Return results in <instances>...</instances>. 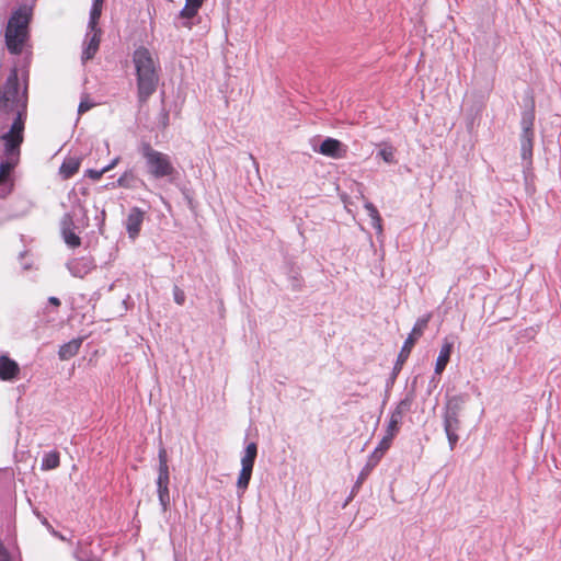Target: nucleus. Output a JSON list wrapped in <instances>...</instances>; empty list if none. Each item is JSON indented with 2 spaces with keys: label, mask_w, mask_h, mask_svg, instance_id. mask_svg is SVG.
I'll return each instance as SVG.
<instances>
[{
  "label": "nucleus",
  "mask_w": 561,
  "mask_h": 561,
  "mask_svg": "<svg viewBox=\"0 0 561 561\" xmlns=\"http://www.w3.org/2000/svg\"><path fill=\"white\" fill-rule=\"evenodd\" d=\"M126 178H127V173H124L118 180H117V184L119 186H124L125 185V181H126Z\"/></svg>",
  "instance_id": "79ce46f5"
},
{
  "label": "nucleus",
  "mask_w": 561,
  "mask_h": 561,
  "mask_svg": "<svg viewBox=\"0 0 561 561\" xmlns=\"http://www.w3.org/2000/svg\"><path fill=\"white\" fill-rule=\"evenodd\" d=\"M103 3H104V0H93L92 7L90 10L88 30H95V27H98L99 19L102 14Z\"/></svg>",
  "instance_id": "412c9836"
},
{
  "label": "nucleus",
  "mask_w": 561,
  "mask_h": 561,
  "mask_svg": "<svg viewBox=\"0 0 561 561\" xmlns=\"http://www.w3.org/2000/svg\"><path fill=\"white\" fill-rule=\"evenodd\" d=\"M392 439L393 438L383 435V437L381 438V440L379 442L378 446L375 449L385 454L390 448Z\"/></svg>",
  "instance_id": "72a5a7b5"
},
{
  "label": "nucleus",
  "mask_w": 561,
  "mask_h": 561,
  "mask_svg": "<svg viewBox=\"0 0 561 561\" xmlns=\"http://www.w3.org/2000/svg\"><path fill=\"white\" fill-rule=\"evenodd\" d=\"M316 151L332 159H342L346 156L347 147L342 141L328 137Z\"/></svg>",
  "instance_id": "423d86ee"
},
{
  "label": "nucleus",
  "mask_w": 561,
  "mask_h": 561,
  "mask_svg": "<svg viewBox=\"0 0 561 561\" xmlns=\"http://www.w3.org/2000/svg\"><path fill=\"white\" fill-rule=\"evenodd\" d=\"M5 157L8 161L0 163V180L10 172L11 168H13V165L18 161L20 153L18 156H12L11 158H9L7 154Z\"/></svg>",
  "instance_id": "c85d7f7f"
},
{
  "label": "nucleus",
  "mask_w": 561,
  "mask_h": 561,
  "mask_svg": "<svg viewBox=\"0 0 561 561\" xmlns=\"http://www.w3.org/2000/svg\"><path fill=\"white\" fill-rule=\"evenodd\" d=\"M59 465H60L59 453L54 450V451H49L44 455V457L42 459L41 469L45 470V471L53 470V469L58 468Z\"/></svg>",
  "instance_id": "5701e85b"
},
{
  "label": "nucleus",
  "mask_w": 561,
  "mask_h": 561,
  "mask_svg": "<svg viewBox=\"0 0 561 561\" xmlns=\"http://www.w3.org/2000/svg\"><path fill=\"white\" fill-rule=\"evenodd\" d=\"M465 402H466V396H463V394H457V396L449 397L446 401L444 413L453 414V415H460V412L463 408Z\"/></svg>",
  "instance_id": "dca6fc26"
},
{
  "label": "nucleus",
  "mask_w": 561,
  "mask_h": 561,
  "mask_svg": "<svg viewBox=\"0 0 561 561\" xmlns=\"http://www.w3.org/2000/svg\"><path fill=\"white\" fill-rule=\"evenodd\" d=\"M197 13H198V9L185 4L184 8L180 11L179 18L184 19V20H191Z\"/></svg>",
  "instance_id": "2f4dec72"
},
{
  "label": "nucleus",
  "mask_w": 561,
  "mask_h": 561,
  "mask_svg": "<svg viewBox=\"0 0 561 561\" xmlns=\"http://www.w3.org/2000/svg\"><path fill=\"white\" fill-rule=\"evenodd\" d=\"M30 15L25 9L14 11L9 19L5 30V44L11 54L22 53L24 43L27 38V25Z\"/></svg>",
  "instance_id": "20e7f679"
},
{
  "label": "nucleus",
  "mask_w": 561,
  "mask_h": 561,
  "mask_svg": "<svg viewBox=\"0 0 561 561\" xmlns=\"http://www.w3.org/2000/svg\"><path fill=\"white\" fill-rule=\"evenodd\" d=\"M82 340L73 339L60 346L58 355L61 360H67L78 354Z\"/></svg>",
  "instance_id": "2eb2a0df"
},
{
  "label": "nucleus",
  "mask_w": 561,
  "mask_h": 561,
  "mask_svg": "<svg viewBox=\"0 0 561 561\" xmlns=\"http://www.w3.org/2000/svg\"><path fill=\"white\" fill-rule=\"evenodd\" d=\"M414 400H415L414 390L408 391L405 393L404 398L398 402V404L396 405L393 411L390 413V416H392V419H397L400 422H402L404 415L411 411Z\"/></svg>",
  "instance_id": "ddd939ff"
},
{
  "label": "nucleus",
  "mask_w": 561,
  "mask_h": 561,
  "mask_svg": "<svg viewBox=\"0 0 561 561\" xmlns=\"http://www.w3.org/2000/svg\"><path fill=\"white\" fill-rule=\"evenodd\" d=\"M453 351V342L444 341L435 363V374L440 375L446 368Z\"/></svg>",
  "instance_id": "4468645a"
},
{
  "label": "nucleus",
  "mask_w": 561,
  "mask_h": 561,
  "mask_svg": "<svg viewBox=\"0 0 561 561\" xmlns=\"http://www.w3.org/2000/svg\"><path fill=\"white\" fill-rule=\"evenodd\" d=\"M133 64L136 71L137 96L144 104L156 92L159 83V61L151 51L140 46L133 53Z\"/></svg>",
  "instance_id": "f03ea898"
},
{
  "label": "nucleus",
  "mask_w": 561,
  "mask_h": 561,
  "mask_svg": "<svg viewBox=\"0 0 561 561\" xmlns=\"http://www.w3.org/2000/svg\"><path fill=\"white\" fill-rule=\"evenodd\" d=\"M534 135L520 134V154L523 160L530 162L533 157Z\"/></svg>",
  "instance_id": "aec40b11"
},
{
  "label": "nucleus",
  "mask_w": 561,
  "mask_h": 561,
  "mask_svg": "<svg viewBox=\"0 0 561 561\" xmlns=\"http://www.w3.org/2000/svg\"><path fill=\"white\" fill-rule=\"evenodd\" d=\"M415 343H413L412 339H407L401 347V351L398 355V358H397V362H396V365H394V368L393 370L397 373L399 370H401L402 368V365L405 363V360L408 359L413 346H414Z\"/></svg>",
  "instance_id": "4be33fe9"
},
{
  "label": "nucleus",
  "mask_w": 561,
  "mask_h": 561,
  "mask_svg": "<svg viewBox=\"0 0 561 561\" xmlns=\"http://www.w3.org/2000/svg\"><path fill=\"white\" fill-rule=\"evenodd\" d=\"M94 106V103L89 101V99H82L78 106V114L81 115Z\"/></svg>",
  "instance_id": "f704fd0d"
},
{
  "label": "nucleus",
  "mask_w": 561,
  "mask_h": 561,
  "mask_svg": "<svg viewBox=\"0 0 561 561\" xmlns=\"http://www.w3.org/2000/svg\"><path fill=\"white\" fill-rule=\"evenodd\" d=\"M75 230L73 216L70 213H66L60 219V232Z\"/></svg>",
  "instance_id": "c756f323"
},
{
  "label": "nucleus",
  "mask_w": 561,
  "mask_h": 561,
  "mask_svg": "<svg viewBox=\"0 0 561 561\" xmlns=\"http://www.w3.org/2000/svg\"><path fill=\"white\" fill-rule=\"evenodd\" d=\"M19 364L11 359L7 355L0 356V379L4 381H11L18 378L20 375Z\"/></svg>",
  "instance_id": "9b49d317"
},
{
  "label": "nucleus",
  "mask_w": 561,
  "mask_h": 561,
  "mask_svg": "<svg viewBox=\"0 0 561 561\" xmlns=\"http://www.w3.org/2000/svg\"><path fill=\"white\" fill-rule=\"evenodd\" d=\"M380 150L378 151V156L386 162V163H389V164H392V163H396V159H394V148L389 145V144H381L380 145Z\"/></svg>",
  "instance_id": "b1692460"
},
{
  "label": "nucleus",
  "mask_w": 561,
  "mask_h": 561,
  "mask_svg": "<svg viewBox=\"0 0 561 561\" xmlns=\"http://www.w3.org/2000/svg\"><path fill=\"white\" fill-rule=\"evenodd\" d=\"M203 2H204V0H185L186 5L196 8L198 10L202 8Z\"/></svg>",
  "instance_id": "58836bf2"
},
{
  "label": "nucleus",
  "mask_w": 561,
  "mask_h": 561,
  "mask_svg": "<svg viewBox=\"0 0 561 561\" xmlns=\"http://www.w3.org/2000/svg\"><path fill=\"white\" fill-rule=\"evenodd\" d=\"M79 168H80L79 159L68 158V159H65V161L60 165L59 173L62 175L64 179H70L79 171Z\"/></svg>",
  "instance_id": "a211bd4d"
},
{
  "label": "nucleus",
  "mask_w": 561,
  "mask_h": 561,
  "mask_svg": "<svg viewBox=\"0 0 561 561\" xmlns=\"http://www.w3.org/2000/svg\"><path fill=\"white\" fill-rule=\"evenodd\" d=\"M173 297H174V301L178 304V305H183L184 301H185V294L184 291L178 287V286H174L173 288Z\"/></svg>",
  "instance_id": "c9c22d12"
},
{
  "label": "nucleus",
  "mask_w": 561,
  "mask_h": 561,
  "mask_svg": "<svg viewBox=\"0 0 561 561\" xmlns=\"http://www.w3.org/2000/svg\"><path fill=\"white\" fill-rule=\"evenodd\" d=\"M183 26H185V27H188V28H190V27H191V23H190V22H185V23H183Z\"/></svg>",
  "instance_id": "37998d69"
},
{
  "label": "nucleus",
  "mask_w": 561,
  "mask_h": 561,
  "mask_svg": "<svg viewBox=\"0 0 561 561\" xmlns=\"http://www.w3.org/2000/svg\"><path fill=\"white\" fill-rule=\"evenodd\" d=\"M431 318V313H426L423 317L419 318L407 339H412L413 343H415L423 335Z\"/></svg>",
  "instance_id": "f3484780"
},
{
  "label": "nucleus",
  "mask_w": 561,
  "mask_h": 561,
  "mask_svg": "<svg viewBox=\"0 0 561 561\" xmlns=\"http://www.w3.org/2000/svg\"><path fill=\"white\" fill-rule=\"evenodd\" d=\"M444 419V430L449 443V448L453 450L459 439V436L457 434V431L460 427V421L459 415H453V414H443Z\"/></svg>",
  "instance_id": "9d476101"
},
{
  "label": "nucleus",
  "mask_w": 561,
  "mask_h": 561,
  "mask_svg": "<svg viewBox=\"0 0 561 561\" xmlns=\"http://www.w3.org/2000/svg\"><path fill=\"white\" fill-rule=\"evenodd\" d=\"M145 219V211L139 207L130 208L128 216L125 221L126 231L131 240H135L141 230V226Z\"/></svg>",
  "instance_id": "0eeeda50"
},
{
  "label": "nucleus",
  "mask_w": 561,
  "mask_h": 561,
  "mask_svg": "<svg viewBox=\"0 0 561 561\" xmlns=\"http://www.w3.org/2000/svg\"><path fill=\"white\" fill-rule=\"evenodd\" d=\"M534 119H535V114H534V111H528V112H525L523 114V117H522V122H520V125H522V134H530V135H534V130H533V127H534Z\"/></svg>",
  "instance_id": "393cba45"
},
{
  "label": "nucleus",
  "mask_w": 561,
  "mask_h": 561,
  "mask_svg": "<svg viewBox=\"0 0 561 561\" xmlns=\"http://www.w3.org/2000/svg\"><path fill=\"white\" fill-rule=\"evenodd\" d=\"M48 302H49V304H51V305H54L55 307H59V306H60V304H61V302H60V299H59V298H57V297H54V296H51V297H49V298H48Z\"/></svg>",
  "instance_id": "a19ab883"
},
{
  "label": "nucleus",
  "mask_w": 561,
  "mask_h": 561,
  "mask_svg": "<svg viewBox=\"0 0 561 561\" xmlns=\"http://www.w3.org/2000/svg\"><path fill=\"white\" fill-rule=\"evenodd\" d=\"M158 474H169V465H168V453L164 446L161 444L158 451Z\"/></svg>",
  "instance_id": "a878e982"
},
{
  "label": "nucleus",
  "mask_w": 561,
  "mask_h": 561,
  "mask_svg": "<svg viewBox=\"0 0 561 561\" xmlns=\"http://www.w3.org/2000/svg\"><path fill=\"white\" fill-rule=\"evenodd\" d=\"M364 207L371 219V226L376 229L377 234H382V220L376 206L370 202H366Z\"/></svg>",
  "instance_id": "6ab92c4d"
},
{
  "label": "nucleus",
  "mask_w": 561,
  "mask_h": 561,
  "mask_svg": "<svg viewBox=\"0 0 561 561\" xmlns=\"http://www.w3.org/2000/svg\"><path fill=\"white\" fill-rule=\"evenodd\" d=\"M100 42L101 28L95 27V30H89L85 35L84 48L81 56L83 62H87L94 57L99 50Z\"/></svg>",
  "instance_id": "6e6552de"
},
{
  "label": "nucleus",
  "mask_w": 561,
  "mask_h": 561,
  "mask_svg": "<svg viewBox=\"0 0 561 561\" xmlns=\"http://www.w3.org/2000/svg\"><path fill=\"white\" fill-rule=\"evenodd\" d=\"M27 79L25 78L23 85H21L18 69L13 68L0 88V112L14 117L10 129L1 136L4 154L9 158L21 152L27 117Z\"/></svg>",
  "instance_id": "f257e3e1"
},
{
  "label": "nucleus",
  "mask_w": 561,
  "mask_h": 561,
  "mask_svg": "<svg viewBox=\"0 0 561 561\" xmlns=\"http://www.w3.org/2000/svg\"><path fill=\"white\" fill-rule=\"evenodd\" d=\"M139 152L145 160L147 173L151 178L158 180L173 178L176 174L170 156L156 150L149 142H141Z\"/></svg>",
  "instance_id": "7ed1b4c3"
},
{
  "label": "nucleus",
  "mask_w": 561,
  "mask_h": 561,
  "mask_svg": "<svg viewBox=\"0 0 561 561\" xmlns=\"http://www.w3.org/2000/svg\"><path fill=\"white\" fill-rule=\"evenodd\" d=\"M169 483H170V473L169 474H158L157 492H158V499H159L162 512H167L170 506Z\"/></svg>",
  "instance_id": "f8f14e48"
},
{
  "label": "nucleus",
  "mask_w": 561,
  "mask_h": 561,
  "mask_svg": "<svg viewBox=\"0 0 561 561\" xmlns=\"http://www.w3.org/2000/svg\"><path fill=\"white\" fill-rule=\"evenodd\" d=\"M371 471H373V468H370L367 465L364 466V468L360 470V472L357 477V480L353 486L352 493L358 491V489L362 486L363 482L368 478V476L370 474Z\"/></svg>",
  "instance_id": "7c9ffc66"
},
{
  "label": "nucleus",
  "mask_w": 561,
  "mask_h": 561,
  "mask_svg": "<svg viewBox=\"0 0 561 561\" xmlns=\"http://www.w3.org/2000/svg\"><path fill=\"white\" fill-rule=\"evenodd\" d=\"M61 237L65 243L71 249H76L81 245V238L76 234L75 230L62 232Z\"/></svg>",
  "instance_id": "bb28decb"
},
{
  "label": "nucleus",
  "mask_w": 561,
  "mask_h": 561,
  "mask_svg": "<svg viewBox=\"0 0 561 561\" xmlns=\"http://www.w3.org/2000/svg\"><path fill=\"white\" fill-rule=\"evenodd\" d=\"M67 268L72 276L83 278L93 268H95V264L93 259L83 256L69 261L67 263Z\"/></svg>",
  "instance_id": "1a4fd4ad"
},
{
  "label": "nucleus",
  "mask_w": 561,
  "mask_h": 561,
  "mask_svg": "<svg viewBox=\"0 0 561 561\" xmlns=\"http://www.w3.org/2000/svg\"><path fill=\"white\" fill-rule=\"evenodd\" d=\"M257 456V446L255 443H250L247 445L244 455L241 458V470L238 477L237 486L238 489L244 491L251 480L252 470L254 467V461Z\"/></svg>",
  "instance_id": "39448f33"
},
{
  "label": "nucleus",
  "mask_w": 561,
  "mask_h": 561,
  "mask_svg": "<svg viewBox=\"0 0 561 561\" xmlns=\"http://www.w3.org/2000/svg\"><path fill=\"white\" fill-rule=\"evenodd\" d=\"M401 423L402 422H400L399 420L392 419V416H390L389 421H388V424L386 426V434L385 435L388 436V437L394 438V436L400 431Z\"/></svg>",
  "instance_id": "cd10ccee"
},
{
  "label": "nucleus",
  "mask_w": 561,
  "mask_h": 561,
  "mask_svg": "<svg viewBox=\"0 0 561 561\" xmlns=\"http://www.w3.org/2000/svg\"><path fill=\"white\" fill-rule=\"evenodd\" d=\"M104 173H106V169L103 168L101 170L89 169L87 171V175L94 181L100 180Z\"/></svg>",
  "instance_id": "e433bc0d"
},
{
  "label": "nucleus",
  "mask_w": 561,
  "mask_h": 561,
  "mask_svg": "<svg viewBox=\"0 0 561 561\" xmlns=\"http://www.w3.org/2000/svg\"><path fill=\"white\" fill-rule=\"evenodd\" d=\"M119 162V157H116L114 158L106 167H104L103 169H106V172L111 171L113 168H115L117 165V163Z\"/></svg>",
  "instance_id": "ea45409f"
},
{
  "label": "nucleus",
  "mask_w": 561,
  "mask_h": 561,
  "mask_svg": "<svg viewBox=\"0 0 561 561\" xmlns=\"http://www.w3.org/2000/svg\"><path fill=\"white\" fill-rule=\"evenodd\" d=\"M0 561H13L2 541H0Z\"/></svg>",
  "instance_id": "4c0bfd02"
},
{
  "label": "nucleus",
  "mask_w": 561,
  "mask_h": 561,
  "mask_svg": "<svg viewBox=\"0 0 561 561\" xmlns=\"http://www.w3.org/2000/svg\"><path fill=\"white\" fill-rule=\"evenodd\" d=\"M382 456H383V453L378 451L377 449H375L371 453V455L369 456L366 465L374 469L377 466V463L380 461Z\"/></svg>",
  "instance_id": "473e14b6"
}]
</instances>
